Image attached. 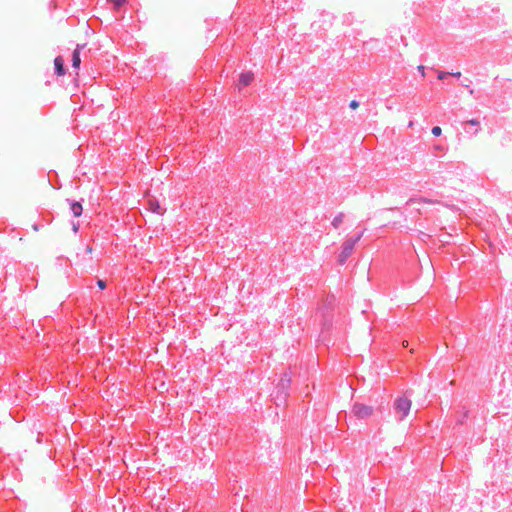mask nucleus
<instances>
[{"instance_id": "f257e3e1", "label": "nucleus", "mask_w": 512, "mask_h": 512, "mask_svg": "<svg viewBox=\"0 0 512 512\" xmlns=\"http://www.w3.org/2000/svg\"><path fill=\"white\" fill-rule=\"evenodd\" d=\"M412 401L406 395L399 396L395 399L393 410L398 421H403L409 414Z\"/></svg>"}, {"instance_id": "f03ea898", "label": "nucleus", "mask_w": 512, "mask_h": 512, "mask_svg": "<svg viewBox=\"0 0 512 512\" xmlns=\"http://www.w3.org/2000/svg\"><path fill=\"white\" fill-rule=\"evenodd\" d=\"M359 237L349 238L342 244V250L338 256V263L343 265L352 254L355 245L358 243Z\"/></svg>"}, {"instance_id": "7ed1b4c3", "label": "nucleus", "mask_w": 512, "mask_h": 512, "mask_svg": "<svg viewBox=\"0 0 512 512\" xmlns=\"http://www.w3.org/2000/svg\"><path fill=\"white\" fill-rule=\"evenodd\" d=\"M351 412L358 419H367L373 414V407L355 402Z\"/></svg>"}, {"instance_id": "20e7f679", "label": "nucleus", "mask_w": 512, "mask_h": 512, "mask_svg": "<svg viewBox=\"0 0 512 512\" xmlns=\"http://www.w3.org/2000/svg\"><path fill=\"white\" fill-rule=\"evenodd\" d=\"M479 126L480 122L477 119L468 120L463 123V128L466 133L476 134Z\"/></svg>"}, {"instance_id": "39448f33", "label": "nucleus", "mask_w": 512, "mask_h": 512, "mask_svg": "<svg viewBox=\"0 0 512 512\" xmlns=\"http://www.w3.org/2000/svg\"><path fill=\"white\" fill-rule=\"evenodd\" d=\"M54 66H55V73L58 76H63L66 73L64 60L61 56H57L54 60Z\"/></svg>"}, {"instance_id": "423d86ee", "label": "nucleus", "mask_w": 512, "mask_h": 512, "mask_svg": "<svg viewBox=\"0 0 512 512\" xmlns=\"http://www.w3.org/2000/svg\"><path fill=\"white\" fill-rule=\"evenodd\" d=\"M253 79H254L253 73H251V72L241 73V75L239 77V86L246 87L251 84Z\"/></svg>"}, {"instance_id": "0eeeda50", "label": "nucleus", "mask_w": 512, "mask_h": 512, "mask_svg": "<svg viewBox=\"0 0 512 512\" xmlns=\"http://www.w3.org/2000/svg\"><path fill=\"white\" fill-rule=\"evenodd\" d=\"M148 206H149V209L153 213H157L159 215H162L165 212V209L162 208V206L160 205V203L156 199H149L148 200Z\"/></svg>"}, {"instance_id": "6e6552de", "label": "nucleus", "mask_w": 512, "mask_h": 512, "mask_svg": "<svg viewBox=\"0 0 512 512\" xmlns=\"http://www.w3.org/2000/svg\"><path fill=\"white\" fill-rule=\"evenodd\" d=\"M70 203V210L75 217H80L83 212L82 204L78 201L67 200Z\"/></svg>"}, {"instance_id": "1a4fd4ad", "label": "nucleus", "mask_w": 512, "mask_h": 512, "mask_svg": "<svg viewBox=\"0 0 512 512\" xmlns=\"http://www.w3.org/2000/svg\"><path fill=\"white\" fill-rule=\"evenodd\" d=\"M82 46L77 45L76 49L72 53V68L73 69H79L81 64V58H80V49Z\"/></svg>"}, {"instance_id": "9d476101", "label": "nucleus", "mask_w": 512, "mask_h": 512, "mask_svg": "<svg viewBox=\"0 0 512 512\" xmlns=\"http://www.w3.org/2000/svg\"><path fill=\"white\" fill-rule=\"evenodd\" d=\"M343 220H344V213L340 212L339 214H337L334 217L331 224L334 228L337 229L342 224Z\"/></svg>"}, {"instance_id": "9b49d317", "label": "nucleus", "mask_w": 512, "mask_h": 512, "mask_svg": "<svg viewBox=\"0 0 512 512\" xmlns=\"http://www.w3.org/2000/svg\"><path fill=\"white\" fill-rule=\"evenodd\" d=\"M287 375L285 374L283 378H281L280 380V383L278 385L279 388L281 389H286L289 387L290 385V379L286 377Z\"/></svg>"}, {"instance_id": "f8f14e48", "label": "nucleus", "mask_w": 512, "mask_h": 512, "mask_svg": "<svg viewBox=\"0 0 512 512\" xmlns=\"http://www.w3.org/2000/svg\"><path fill=\"white\" fill-rule=\"evenodd\" d=\"M431 132L434 136L438 137L441 135L442 129L439 126H434Z\"/></svg>"}, {"instance_id": "ddd939ff", "label": "nucleus", "mask_w": 512, "mask_h": 512, "mask_svg": "<svg viewBox=\"0 0 512 512\" xmlns=\"http://www.w3.org/2000/svg\"><path fill=\"white\" fill-rule=\"evenodd\" d=\"M97 286H98L101 290H103V289H105V288H106L107 284H106V282H105L104 280L99 279V280L97 281Z\"/></svg>"}, {"instance_id": "4468645a", "label": "nucleus", "mask_w": 512, "mask_h": 512, "mask_svg": "<svg viewBox=\"0 0 512 512\" xmlns=\"http://www.w3.org/2000/svg\"><path fill=\"white\" fill-rule=\"evenodd\" d=\"M448 75H449L448 72H439L438 79L439 80H444Z\"/></svg>"}, {"instance_id": "2eb2a0df", "label": "nucleus", "mask_w": 512, "mask_h": 512, "mask_svg": "<svg viewBox=\"0 0 512 512\" xmlns=\"http://www.w3.org/2000/svg\"><path fill=\"white\" fill-rule=\"evenodd\" d=\"M350 108L352 109H356L358 106H359V102H357L356 100H352L349 104Z\"/></svg>"}, {"instance_id": "dca6fc26", "label": "nucleus", "mask_w": 512, "mask_h": 512, "mask_svg": "<svg viewBox=\"0 0 512 512\" xmlns=\"http://www.w3.org/2000/svg\"><path fill=\"white\" fill-rule=\"evenodd\" d=\"M72 229H73L74 233H77L78 230H79V223L78 222L77 223H73L72 224Z\"/></svg>"}, {"instance_id": "f3484780", "label": "nucleus", "mask_w": 512, "mask_h": 512, "mask_svg": "<svg viewBox=\"0 0 512 512\" xmlns=\"http://www.w3.org/2000/svg\"><path fill=\"white\" fill-rule=\"evenodd\" d=\"M424 70H425V67L423 65L418 66V71L421 72L422 76L425 75Z\"/></svg>"}, {"instance_id": "a211bd4d", "label": "nucleus", "mask_w": 512, "mask_h": 512, "mask_svg": "<svg viewBox=\"0 0 512 512\" xmlns=\"http://www.w3.org/2000/svg\"><path fill=\"white\" fill-rule=\"evenodd\" d=\"M449 75H451L453 77H456V78H459L461 76V73L460 72H453V73H449Z\"/></svg>"}, {"instance_id": "6ab92c4d", "label": "nucleus", "mask_w": 512, "mask_h": 512, "mask_svg": "<svg viewBox=\"0 0 512 512\" xmlns=\"http://www.w3.org/2000/svg\"><path fill=\"white\" fill-rule=\"evenodd\" d=\"M85 251H86V253H89V254H90V253H92L93 248H92L90 245H88V246L86 247Z\"/></svg>"}, {"instance_id": "aec40b11", "label": "nucleus", "mask_w": 512, "mask_h": 512, "mask_svg": "<svg viewBox=\"0 0 512 512\" xmlns=\"http://www.w3.org/2000/svg\"><path fill=\"white\" fill-rule=\"evenodd\" d=\"M416 202V199L414 198H410L408 201H407V205H411L412 203Z\"/></svg>"}, {"instance_id": "412c9836", "label": "nucleus", "mask_w": 512, "mask_h": 512, "mask_svg": "<svg viewBox=\"0 0 512 512\" xmlns=\"http://www.w3.org/2000/svg\"><path fill=\"white\" fill-rule=\"evenodd\" d=\"M434 149H435V150L442 151V150H443V147H442L441 145H435V146H434Z\"/></svg>"}, {"instance_id": "4be33fe9", "label": "nucleus", "mask_w": 512, "mask_h": 512, "mask_svg": "<svg viewBox=\"0 0 512 512\" xmlns=\"http://www.w3.org/2000/svg\"><path fill=\"white\" fill-rule=\"evenodd\" d=\"M364 234V230H362L359 234H356L355 237H359V240L361 239V237L363 236Z\"/></svg>"}, {"instance_id": "5701e85b", "label": "nucleus", "mask_w": 512, "mask_h": 512, "mask_svg": "<svg viewBox=\"0 0 512 512\" xmlns=\"http://www.w3.org/2000/svg\"><path fill=\"white\" fill-rule=\"evenodd\" d=\"M403 346L407 347L408 346V341H403Z\"/></svg>"}]
</instances>
